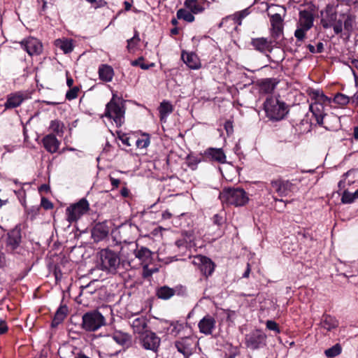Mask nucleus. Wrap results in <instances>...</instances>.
Masks as SVG:
<instances>
[{
  "label": "nucleus",
  "mask_w": 358,
  "mask_h": 358,
  "mask_svg": "<svg viewBox=\"0 0 358 358\" xmlns=\"http://www.w3.org/2000/svg\"><path fill=\"white\" fill-rule=\"evenodd\" d=\"M219 198L225 205L236 207L243 206L249 201L248 193L242 188H224L220 193Z\"/></svg>",
  "instance_id": "nucleus-1"
},
{
  "label": "nucleus",
  "mask_w": 358,
  "mask_h": 358,
  "mask_svg": "<svg viewBox=\"0 0 358 358\" xmlns=\"http://www.w3.org/2000/svg\"><path fill=\"white\" fill-rule=\"evenodd\" d=\"M125 101L115 95L106 106L105 116L113 119L117 127L124 122Z\"/></svg>",
  "instance_id": "nucleus-2"
},
{
  "label": "nucleus",
  "mask_w": 358,
  "mask_h": 358,
  "mask_svg": "<svg viewBox=\"0 0 358 358\" xmlns=\"http://www.w3.org/2000/svg\"><path fill=\"white\" fill-rule=\"evenodd\" d=\"M264 110L267 117L272 120H280L287 113L285 103L274 97L266 99L264 102Z\"/></svg>",
  "instance_id": "nucleus-3"
},
{
  "label": "nucleus",
  "mask_w": 358,
  "mask_h": 358,
  "mask_svg": "<svg viewBox=\"0 0 358 358\" xmlns=\"http://www.w3.org/2000/svg\"><path fill=\"white\" fill-rule=\"evenodd\" d=\"M314 15L310 10H303L299 12V20L296 24V29L294 36L298 41L305 38L306 32L313 26Z\"/></svg>",
  "instance_id": "nucleus-4"
},
{
  "label": "nucleus",
  "mask_w": 358,
  "mask_h": 358,
  "mask_svg": "<svg viewBox=\"0 0 358 358\" xmlns=\"http://www.w3.org/2000/svg\"><path fill=\"white\" fill-rule=\"evenodd\" d=\"M106 324L104 316L98 310L85 313L82 317V328L87 331H95Z\"/></svg>",
  "instance_id": "nucleus-5"
},
{
  "label": "nucleus",
  "mask_w": 358,
  "mask_h": 358,
  "mask_svg": "<svg viewBox=\"0 0 358 358\" xmlns=\"http://www.w3.org/2000/svg\"><path fill=\"white\" fill-rule=\"evenodd\" d=\"M100 261L101 269L111 273H116L120 264L119 255L110 249H104L100 252Z\"/></svg>",
  "instance_id": "nucleus-6"
},
{
  "label": "nucleus",
  "mask_w": 358,
  "mask_h": 358,
  "mask_svg": "<svg viewBox=\"0 0 358 358\" xmlns=\"http://www.w3.org/2000/svg\"><path fill=\"white\" fill-rule=\"evenodd\" d=\"M89 210L88 201L85 199H82L66 209V220L70 223L76 222Z\"/></svg>",
  "instance_id": "nucleus-7"
},
{
  "label": "nucleus",
  "mask_w": 358,
  "mask_h": 358,
  "mask_svg": "<svg viewBox=\"0 0 358 358\" xmlns=\"http://www.w3.org/2000/svg\"><path fill=\"white\" fill-rule=\"evenodd\" d=\"M160 343L161 338L152 331H148L139 337V344L145 350L156 353Z\"/></svg>",
  "instance_id": "nucleus-8"
},
{
  "label": "nucleus",
  "mask_w": 358,
  "mask_h": 358,
  "mask_svg": "<svg viewBox=\"0 0 358 358\" xmlns=\"http://www.w3.org/2000/svg\"><path fill=\"white\" fill-rule=\"evenodd\" d=\"M177 248V252L181 255H187V251L192 248L196 247L195 243V237L192 232H185L182 234V237L177 240L175 243Z\"/></svg>",
  "instance_id": "nucleus-9"
},
{
  "label": "nucleus",
  "mask_w": 358,
  "mask_h": 358,
  "mask_svg": "<svg viewBox=\"0 0 358 358\" xmlns=\"http://www.w3.org/2000/svg\"><path fill=\"white\" fill-rule=\"evenodd\" d=\"M266 343V336L261 330L257 329L245 337L246 346L251 350L263 348Z\"/></svg>",
  "instance_id": "nucleus-10"
},
{
  "label": "nucleus",
  "mask_w": 358,
  "mask_h": 358,
  "mask_svg": "<svg viewBox=\"0 0 358 358\" xmlns=\"http://www.w3.org/2000/svg\"><path fill=\"white\" fill-rule=\"evenodd\" d=\"M192 263L196 266L201 272L206 277L211 275L214 271L215 264L210 259L203 255H196L193 257Z\"/></svg>",
  "instance_id": "nucleus-11"
},
{
  "label": "nucleus",
  "mask_w": 358,
  "mask_h": 358,
  "mask_svg": "<svg viewBox=\"0 0 358 358\" xmlns=\"http://www.w3.org/2000/svg\"><path fill=\"white\" fill-rule=\"evenodd\" d=\"M22 241L21 230L19 227H15L8 233L6 242V250L13 253L20 247Z\"/></svg>",
  "instance_id": "nucleus-12"
},
{
  "label": "nucleus",
  "mask_w": 358,
  "mask_h": 358,
  "mask_svg": "<svg viewBox=\"0 0 358 358\" xmlns=\"http://www.w3.org/2000/svg\"><path fill=\"white\" fill-rule=\"evenodd\" d=\"M175 345L179 352L187 357L192 354L195 342L191 337H185L177 341Z\"/></svg>",
  "instance_id": "nucleus-13"
},
{
  "label": "nucleus",
  "mask_w": 358,
  "mask_h": 358,
  "mask_svg": "<svg viewBox=\"0 0 358 358\" xmlns=\"http://www.w3.org/2000/svg\"><path fill=\"white\" fill-rule=\"evenodd\" d=\"M131 249L134 252L136 258L143 264H148L152 259V252L147 248L141 246L138 247L136 243L130 244Z\"/></svg>",
  "instance_id": "nucleus-14"
},
{
  "label": "nucleus",
  "mask_w": 358,
  "mask_h": 358,
  "mask_svg": "<svg viewBox=\"0 0 358 358\" xmlns=\"http://www.w3.org/2000/svg\"><path fill=\"white\" fill-rule=\"evenodd\" d=\"M272 188L280 196H287L292 191L293 184L288 180H276L271 182Z\"/></svg>",
  "instance_id": "nucleus-15"
},
{
  "label": "nucleus",
  "mask_w": 358,
  "mask_h": 358,
  "mask_svg": "<svg viewBox=\"0 0 358 358\" xmlns=\"http://www.w3.org/2000/svg\"><path fill=\"white\" fill-rule=\"evenodd\" d=\"M215 326L216 321L210 315L204 316L198 324L199 331L205 335H211L215 329Z\"/></svg>",
  "instance_id": "nucleus-16"
},
{
  "label": "nucleus",
  "mask_w": 358,
  "mask_h": 358,
  "mask_svg": "<svg viewBox=\"0 0 358 358\" xmlns=\"http://www.w3.org/2000/svg\"><path fill=\"white\" fill-rule=\"evenodd\" d=\"M22 46L29 55H39L42 52V44L35 38H29L22 42Z\"/></svg>",
  "instance_id": "nucleus-17"
},
{
  "label": "nucleus",
  "mask_w": 358,
  "mask_h": 358,
  "mask_svg": "<svg viewBox=\"0 0 358 358\" xmlns=\"http://www.w3.org/2000/svg\"><path fill=\"white\" fill-rule=\"evenodd\" d=\"M205 157L210 161L224 164L227 161L226 155L222 148H209L204 152Z\"/></svg>",
  "instance_id": "nucleus-18"
},
{
  "label": "nucleus",
  "mask_w": 358,
  "mask_h": 358,
  "mask_svg": "<svg viewBox=\"0 0 358 358\" xmlns=\"http://www.w3.org/2000/svg\"><path fill=\"white\" fill-rule=\"evenodd\" d=\"M42 143L45 149L51 154L57 152L60 145V141L52 134L45 136Z\"/></svg>",
  "instance_id": "nucleus-19"
},
{
  "label": "nucleus",
  "mask_w": 358,
  "mask_h": 358,
  "mask_svg": "<svg viewBox=\"0 0 358 358\" xmlns=\"http://www.w3.org/2000/svg\"><path fill=\"white\" fill-rule=\"evenodd\" d=\"M330 103L313 102L310 105V110L313 113L318 124H323V118L325 115L324 108Z\"/></svg>",
  "instance_id": "nucleus-20"
},
{
  "label": "nucleus",
  "mask_w": 358,
  "mask_h": 358,
  "mask_svg": "<svg viewBox=\"0 0 358 358\" xmlns=\"http://www.w3.org/2000/svg\"><path fill=\"white\" fill-rule=\"evenodd\" d=\"M148 319L143 316L136 317L130 322L134 333L140 336L148 331Z\"/></svg>",
  "instance_id": "nucleus-21"
},
{
  "label": "nucleus",
  "mask_w": 358,
  "mask_h": 358,
  "mask_svg": "<svg viewBox=\"0 0 358 358\" xmlns=\"http://www.w3.org/2000/svg\"><path fill=\"white\" fill-rule=\"evenodd\" d=\"M250 43L255 50L262 53L271 51V42L265 38H252Z\"/></svg>",
  "instance_id": "nucleus-22"
},
{
  "label": "nucleus",
  "mask_w": 358,
  "mask_h": 358,
  "mask_svg": "<svg viewBox=\"0 0 358 358\" xmlns=\"http://www.w3.org/2000/svg\"><path fill=\"white\" fill-rule=\"evenodd\" d=\"M271 24L272 27V35L274 38H278L282 32V18L278 13L271 15Z\"/></svg>",
  "instance_id": "nucleus-23"
},
{
  "label": "nucleus",
  "mask_w": 358,
  "mask_h": 358,
  "mask_svg": "<svg viewBox=\"0 0 358 358\" xmlns=\"http://www.w3.org/2000/svg\"><path fill=\"white\" fill-rule=\"evenodd\" d=\"M182 59L192 69H198L201 66V63L197 55L193 52L182 53Z\"/></svg>",
  "instance_id": "nucleus-24"
},
{
  "label": "nucleus",
  "mask_w": 358,
  "mask_h": 358,
  "mask_svg": "<svg viewBox=\"0 0 358 358\" xmlns=\"http://www.w3.org/2000/svg\"><path fill=\"white\" fill-rule=\"evenodd\" d=\"M278 82L274 78H264L258 82L261 93H271L276 87Z\"/></svg>",
  "instance_id": "nucleus-25"
},
{
  "label": "nucleus",
  "mask_w": 358,
  "mask_h": 358,
  "mask_svg": "<svg viewBox=\"0 0 358 358\" xmlns=\"http://www.w3.org/2000/svg\"><path fill=\"white\" fill-rule=\"evenodd\" d=\"M98 73L99 79L106 83L110 82L114 76L113 69L108 64L100 65Z\"/></svg>",
  "instance_id": "nucleus-26"
},
{
  "label": "nucleus",
  "mask_w": 358,
  "mask_h": 358,
  "mask_svg": "<svg viewBox=\"0 0 358 358\" xmlns=\"http://www.w3.org/2000/svg\"><path fill=\"white\" fill-rule=\"evenodd\" d=\"M113 339L119 345L129 346L131 343V336L130 334L122 331L115 330L113 333Z\"/></svg>",
  "instance_id": "nucleus-27"
},
{
  "label": "nucleus",
  "mask_w": 358,
  "mask_h": 358,
  "mask_svg": "<svg viewBox=\"0 0 358 358\" xmlns=\"http://www.w3.org/2000/svg\"><path fill=\"white\" fill-rule=\"evenodd\" d=\"M25 97L22 92H17L13 94L8 96L6 102L5 103V107L6 108H13L19 106Z\"/></svg>",
  "instance_id": "nucleus-28"
},
{
  "label": "nucleus",
  "mask_w": 358,
  "mask_h": 358,
  "mask_svg": "<svg viewBox=\"0 0 358 358\" xmlns=\"http://www.w3.org/2000/svg\"><path fill=\"white\" fill-rule=\"evenodd\" d=\"M337 15L331 9H327L324 15L321 19V24L325 29L329 28L333 26V24L336 21Z\"/></svg>",
  "instance_id": "nucleus-29"
},
{
  "label": "nucleus",
  "mask_w": 358,
  "mask_h": 358,
  "mask_svg": "<svg viewBox=\"0 0 358 358\" xmlns=\"http://www.w3.org/2000/svg\"><path fill=\"white\" fill-rule=\"evenodd\" d=\"M320 325L324 329L331 331L338 326V322L335 317L326 315L322 317Z\"/></svg>",
  "instance_id": "nucleus-30"
},
{
  "label": "nucleus",
  "mask_w": 358,
  "mask_h": 358,
  "mask_svg": "<svg viewBox=\"0 0 358 358\" xmlns=\"http://www.w3.org/2000/svg\"><path fill=\"white\" fill-rule=\"evenodd\" d=\"M177 287L173 289L168 286H162L157 290V296L159 299L167 300L177 293Z\"/></svg>",
  "instance_id": "nucleus-31"
},
{
  "label": "nucleus",
  "mask_w": 358,
  "mask_h": 358,
  "mask_svg": "<svg viewBox=\"0 0 358 358\" xmlns=\"http://www.w3.org/2000/svg\"><path fill=\"white\" fill-rule=\"evenodd\" d=\"M309 96L314 100V102L331 103V99L324 95L323 92L319 90H310Z\"/></svg>",
  "instance_id": "nucleus-32"
},
{
  "label": "nucleus",
  "mask_w": 358,
  "mask_h": 358,
  "mask_svg": "<svg viewBox=\"0 0 358 358\" xmlns=\"http://www.w3.org/2000/svg\"><path fill=\"white\" fill-rule=\"evenodd\" d=\"M68 309L66 306H60L55 314L52 322V327H55L61 324L67 315Z\"/></svg>",
  "instance_id": "nucleus-33"
},
{
  "label": "nucleus",
  "mask_w": 358,
  "mask_h": 358,
  "mask_svg": "<svg viewBox=\"0 0 358 358\" xmlns=\"http://www.w3.org/2000/svg\"><path fill=\"white\" fill-rule=\"evenodd\" d=\"M173 110V107L171 103L166 101H163L159 107V112L160 115V118L162 120L167 117V116L171 114Z\"/></svg>",
  "instance_id": "nucleus-34"
},
{
  "label": "nucleus",
  "mask_w": 358,
  "mask_h": 358,
  "mask_svg": "<svg viewBox=\"0 0 358 358\" xmlns=\"http://www.w3.org/2000/svg\"><path fill=\"white\" fill-rule=\"evenodd\" d=\"M57 47L63 50L64 53H69L73 50L72 40L69 39H58L55 41Z\"/></svg>",
  "instance_id": "nucleus-35"
},
{
  "label": "nucleus",
  "mask_w": 358,
  "mask_h": 358,
  "mask_svg": "<svg viewBox=\"0 0 358 358\" xmlns=\"http://www.w3.org/2000/svg\"><path fill=\"white\" fill-rule=\"evenodd\" d=\"M49 129L57 136H62L64 131V124L60 120H52Z\"/></svg>",
  "instance_id": "nucleus-36"
},
{
  "label": "nucleus",
  "mask_w": 358,
  "mask_h": 358,
  "mask_svg": "<svg viewBox=\"0 0 358 358\" xmlns=\"http://www.w3.org/2000/svg\"><path fill=\"white\" fill-rule=\"evenodd\" d=\"M342 352V347L339 343H336L332 347L324 350V355L327 358H334L338 356Z\"/></svg>",
  "instance_id": "nucleus-37"
},
{
  "label": "nucleus",
  "mask_w": 358,
  "mask_h": 358,
  "mask_svg": "<svg viewBox=\"0 0 358 358\" xmlns=\"http://www.w3.org/2000/svg\"><path fill=\"white\" fill-rule=\"evenodd\" d=\"M185 6L186 8L189 9L192 13L196 14L201 12L203 10V7L200 6L195 0H186L185 1Z\"/></svg>",
  "instance_id": "nucleus-38"
},
{
  "label": "nucleus",
  "mask_w": 358,
  "mask_h": 358,
  "mask_svg": "<svg viewBox=\"0 0 358 358\" xmlns=\"http://www.w3.org/2000/svg\"><path fill=\"white\" fill-rule=\"evenodd\" d=\"M177 17L188 22H192L194 20V17L192 13L183 8H180L177 11Z\"/></svg>",
  "instance_id": "nucleus-39"
},
{
  "label": "nucleus",
  "mask_w": 358,
  "mask_h": 358,
  "mask_svg": "<svg viewBox=\"0 0 358 358\" xmlns=\"http://www.w3.org/2000/svg\"><path fill=\"white\" fill-rule=\"evenodd\" d=\"M343 17L345 16V19L344 20V29L347 31L351 32L354 28V24H355V17L350 14H348V15L343 14Z\"/></svg>",
  "instance_id": "nucleus-40"
},
{
  "label": "nucleus",
  "mask_w": 358,
  "mask_h": 358,
  "mask_svg": "<svg viewBox=\"0 0 358 358\" xmlns=\"http://www.w3.org/2000/svg\"><path fill=\"white\" fill-rule=\"evenodd\" d=\"M150 143V136L148 134H143L142 138L136 141V145L138 148H146Z\"/></svg>",
  "instance_id": "nucleus-41"
},
{
  "label": "nucleus",
  "mask_w": 358,
  "mask_h": 358,
  "mask_svg": "<svg viewBox=\"0 0 358 358\" xmlns=\"http://www.w3.org/2000/svg\"><path fill=\"white\" fill-rule=\"evenodd\" d=\"M131 64L133 66H140L141 69L143 70H147L150 67L155 66V63H150L149 64H145L144 58L143 57H140L137 59L131 61Z\"/></svg>",
  "instance_id": "nucleus-42"
},
{
  "label": "nucleus",
  "mask_w": 358,
  "mask_h": 358,
  "mask_svg": "<svg viewBox=\"0 0 358 358\" xmlns=\"http://www.w3.org/2000/svg\"><path fill=\"white\" fill-rule=\"evenodd\" d=\"M350 98L341 93L336 94L334 98V102L341 106H345L348 104Z\"/></svg>",
  "instance_id": "nucleus-43"
},
{
  "label": "nucleus",
  "mask_w": 358,
  "mask_h": 358,
  "mask_svg": "<svg viewBox=\"0 0 358 358\" xmlns=\"http://www.w3.org/2000/svg\"><path fill=\"white\" fill-rule=\"evenodd\" d=\"M357 198L355 197V193L352 194L349 192L345 191L343 194L341 201L343 203H352Z\"/></svg>",
  "instance_id": "nucleus-44"
},
{
  "label": "nucleus",
  "mask_w": 358,
  "mask_h": 358,
  "mask_svg": "<svg viewBox=\"0 0 358 358\" xmlns=\"http://www.w3.org/2000/svg\"><path fill=\"white\" fill-rule=\"evenodd\" d=\"M98 232L100 233V236L103 238L108 235V230L105 229L102 224H97L94 229L93 235L96 234Z\"/></svg>",
  "instance_id": "nucleus-45"
},
{
  "label": "nucleus",
  "mask_w": 358,
  "mask_h": 358,
  "mask_svg": "<svg viewBox=\"0 0 358 358\" xmlns=\"http://www.w3.org/2000/svg\"><path fill=\"white\" fill-rule=\"evenodd\" d=\"M79 88L78 87H73L71 88L66 94V98L68 100H72L78 96Z\"/></svg>",
  "instance_id": "nucleus-46"
},
{
  "label": "nucleus",
  "mask_w": 358,
  "mask_h": 358,
  "mask_svg": "<svg viewBox=\"0 0 358 358\" xmlns=\"http://www.w3.org/2000/svg\"><path fill=\"white\" fill-rule=\"evenodd\" d=\"M139 41H140V38L138 37V33L136 32L135 34V35L134 36V37H132L131 38L127 40V48H128V50H130L131 49H132L137 44V43Z\"/></svg>",
  "instance_id": "nucleus-47"
},
{
  "label": "nucleus",
  "mask_w": 358,
  "mask_h": 358,
  "mask_svg": "<svg viewBox=\"0 0 358 358\" xmlns=\"http://www.w3.org/2000/svg\"><path fill=\"white\" fill-rule=\"evenodd\" d=\"M266 328L268 329L269 330L273 331L276 334H279L280 333V329L278 327V324L275 321L268 320L266 322Z\"/></svg>",
  "instance_id": "nucleus-48"
},
{
  "label": "nucleus",
  "mask_w": 358,
  "mask_h": 358,
  "mask_svg": "<svg viewBox=\"0 0 358 358\" xmlns=\"http://www.w3.org/2000/svg\"><path fill=\"white\" fill-rule=\"evenodd\" d=\"M14 193L20 199L21 203L24 204V202H25V191H24L23 187H21L17 190H14Z\"/></svg>",
  "instance_id": "nucleus-49"
},
{
  "label": "nucleus",
  "mask_w": 358,
  "mask_h": 358,
  "mask_svg": "<svg viewBox=\"0 0 358 358\" xmlns=\"http://www.w3.org/2000/svg\"><path fill=\"white\" fill-rule=\"evenodd\" d=\"M41 206L45 210L52 209L53 208V204L52 202H50L48 199L45 197H42Z\"/></svg>",
  "instance_id": "nucleus-50"
},
{
  "label": "nucleus",
  "mask_w": 358,
  "mask_h": 358,
  "mask_svg": "<svg viewBox=\"0 0 358 358\" xmlns=\"http://www.w3.org/2000/svg\"><path fill=\"white\" fill-rule=\"evenodd\" d=\"M334 31L336 34H338L343 31V22L341 20L333 24Z\"/></svg>",
  "instance_id": "nucleus-51"
},
{
  "label": "nucleus",
  "mask_w": 358,
  "mask_h": 358,
  "mask_svg": "<svg viewBox=\"0 0 358 358\" xmlns=\"http://www.w3.org/2000/svg\"><path fill=\"white\" fill-rule=\"evenodd\" d=\"M157 269L152 270L149 268L148 264H144L143 265V277L147 278L150 276L155 271H156Z\"/></svg>",
  "instance_id": "nucleus-52"
},
{
  "label": "nucleus",
  "mask_w": 358,
  "mask_h": 358,
  "mask_svg": "<svg viewBox=\"0 0 358 358\" xmlns=\"http://www.w3.org/2000/svg\"><path fill=\"white\" fill-rule=\"evenodd\" d=\"M352 71L353 76L355 77V79L356 80L357 78V75L355 73L354 69H356L358 71V60L357 59H353L351 61V65L350 66Z\"/></svg>",
  "instance_id": "nucleus-53"
},
{
  "label": "nucleus",
  "mask_w": 358,
  "mask_h": 358,
  "mask_svg": "<svg viewBox=\"0 0 358 358\" xmlns=\"http://www.w3.org/2000/svg\"><path fill=\"white\" fill-rule=\"evenodd\" d=\"M119 138L124 145H125L128 147L131 146V143L129 142L130 138L129 136H127V134H122L121 136H119Z\"/></svg>",
  "instance_id": "nucleus-54"
},
{
  "label": "nucleus",
  "mask_w": 358,
  "mask_h": 358,
  "mask_svg": "<svg viewBox=\"0 0 358 358\" xmlns=\"http://www.w3.org/2000/svg\"><path fill=\"white\" fill-rule=\"evenodd\" d=\"M213 223L217 225H221L223 223V217L218 214H216L213 217Z\"/></svg>",
  "instance_id": "nucleus-55"
},
{
  "label": "nucleus",
  "mask_w": 358,
  "mask_h": 358,
  "mask_svg": "<svg viewBox=\"0 0 358 358\" xmlns=\"http://www.w3.org/2000/svg\"><path fill=\"white\" fill-rule=\"evenodd\" d=\"M224 129L227 134H231L233 132V125L232 122L230 121H227L224 123Z\"/></svg>",
  "instance_id": "nucleus-56"
},
{
  "label": "nucleus",
  "mask_w": 358,
  "mask_h": 358,
  "mask_svg": "<svg viewBox=\"0 0 358 358\" xmlns=\"http://www.w3.org/2000/svg\"><path fill=\"white\" fill-rule=\"evenodd\" d=\"M8 330V327L5 321L0 320V334L6 333Z\"/></svg>",
  "instance_id": "nucleus-57"
},
{
  "label": "nucleus",
  "mask_w": 358,
  "mask_h": 358,
  "mask_svg": "<svg viewBox=\"0 0 358 358\" xmlns=\"http://www.w3.org/2000/svg\"><path fill=\"white\" fill-rule=\"evenodd\" d=\"M6 264V259L5 254L0 250V268H3Z\"/></svg>",
  "instance_id": "nucleus-58"
},
{
  "label": "nucleus",
  "mask_w": 358,
  "mask_h": 358,
  "mask_svg": "<svg viewBox=\"0 0 358 358\" xmlns=\"http://www.w3.org/2000/svg\"><path fill=\"white\" fill-rule=\"evenodd\" d=\"M171 326H173V329L171 331L175 332L176 334H178L182 328V324H179L178 322L172 323Z\"/></svg>",
  "instance_id": "nucleus-59"
},
{
  "label": "nucleus",
  "mask_w": 358,
  "mask_h": 358,
  "mask_svg": "<svg viewBox=\"0 0 358 358\" xmlns=\"http://www.w3.org/2000/svg\"><path fill=\"white\" fill-rule=\"evenodd\" d=\"M248 14H249V10L248 8H246V9H244V10H241V12H239L237 15L238 16V19L241 20L243 18L245 17L247 15H248Z\"/></svg>",
  "instance_id": "nucleus-60"
},
{
  "label": "nucleus",
  "mask_w": 358,
  "mask_h": 358,
  "mask_svg": "<svg viewBox=\"0 0 358 358\" xmlns=\"http://www.w3.org/2000/svg\"><path fill=\"white\" fill-rule=\"evenodd\" d=\"M110 181L113 187L115 188H117L120 183V180L119 179L114 178L111 176H110Z\"/></svg>",
  "instance_id": "nucleus-61"
},
{
  "label": "nucleus",
  "mask_w": 358,
  "mask_h": 358,
  "mask_svg": "<svg viewBox=\"0 0 358 358\" xmlns=\"http://www.w3.org/2000/svg\"><path fill=\"white\" fill-rule=\"evenodd\" d=\"M316 50H317V53H321V52H323V50H324V45H323V43L322 42H319L317 44Z\"/></svg>",
  "instance_id": "nucleus-62"
},
{
  "label": "nucleus",
  "mask_w": 358,
  "mask_h": 358,
  "mask_svg": "<svg viewBox=\"0 0 358 358\" xmlns=\"http://www.w3.org/2000/svg\"><path fill=\"white\" fill-rule=\"evenodd\" d=\"M250 273V266L249 264H247V268L243 274V278H248Z\"/></svg>",
  "instance_id": "nucleus-63"
},
{
  "label": "nucleus",
  "mask_w": 358,
  "mask_h": 358,
  "mask_svg": "<svg viewBox=\"0 0 358 358\" xmlns=\"http://www.w3.org/2000/svg\"><path fill=\"white\" fill-rule=\"evenodd\" d=\"M121 195L124 197H127L129 196V191L127 187H123L121 189Z\"/></svg>",
  "instance_id": "nucleus-64"
}]
</instances>
